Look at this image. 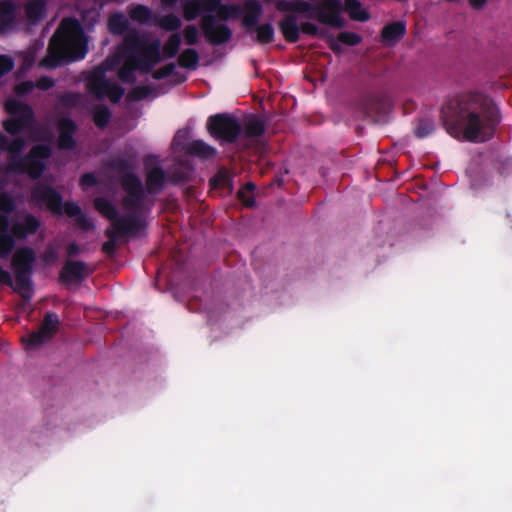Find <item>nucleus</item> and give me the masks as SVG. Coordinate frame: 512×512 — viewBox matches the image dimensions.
<instances>
[{"mask_svg": "<svg viewBox=\"0 0 512 512\" xmlns=\"http://www.w3.org/2000/svg\"><path fill=\"white\" fill-rule=\"evenodd\" d=\"M456 117L450 123V136L472 143L487 142L494 137L500 122L498 111L482 93L470 92L450 99V112Z\"/></svg>", "mask_w": 512, "mask_h": 512, "instance_id": "1", "label": "nucleus"}, {"mask_svg": "<svg viewBox=\"0 0 512 512\" xmlns=\"http://www.w3.org/2000/svg\"><path fill=\"white\" fill-rule=\"evenodd\" d=\"M71 128V123H65V128L63 129L59 138V144L61 147L68 148L72 145V138L70 135Z\"/></svg>", "mask_w": 512, "mask_h": 512, "instance_id": "27", "label": "nucleus"}, {"mask_svg": "<svg viewBox=\"0 0 512 512\" xmlns=\"http://www.w3.org/2000/svg\"><path fill=\"white\" fill-rule=\"evenodd\" d=\"M245 128L249 136H259L264 132L263 122L254 116L246 119Z\"/></svg>", "mask_w": 512, "mask_h": 512, "instance_id": "22", "label": "nucleus"}, {"mask_svg": "<svg viewBox=\"0 0 512 512\" xmlns=\"http://www.w3.org/2000/svg\"><path fill=\"white\" fill-rule=\"evenodd\" d=\"M101 71L97 72V76L91 80L90 85L93 91L101 97H108L112 101H117L123 94V90L116 85L109 83L100 77Z\"/></svg>", "mask_w": 512, "mask_h": 512, "instance_id": "10", "label": "nucleus"}, {"mask_svg": "<svg viewBox=\"0 0 512 512\" xmlns=\"http://www.w3.org/2000/svg\"><path fill=\"white\" fill-rule=\"evenodd\" d=\"M43 11H44V4L40 0L31 2L27 6V13L31 19L38 18L43 13Z\"/></svg>", "mask_w": 512, "mask_h": 512, "instance_id": "24", "label": "nucleus"}, {"mask_svg": "<svg viewBox=\"0 0 512 512\" xmlns=\"http://www.w3.org/2000/svg\"><path fill=\"white\" fill-rule=\"evenodd\" d=\"M208 130L215 138L232 141L240 132V125L230 115H216L209 119Z\"/></svg>", "mask_w": 512, "mask_h": 512, "instance_id": "5", "label": "nucleus"}, {"mask_svg": "<svg viewBox=\"0 0 512 512\" xmlns=\"http://www.w3.org/2000/svg\"><path fill=\"white\" fill-rule=\"evenodd\" d=\"M203 29L206 35L214 42L221 43L229 39L230 31L223 24L214 26L209 23L208 19H204Z\"/></svg>", "mask_w": 512, "mask_h": 512, "instance_id": "12", "label": "nucleus"}, {"mask_svg": "<svg viewBox=\"0 0 512 512\" xmlns=\"http://www.w3.org/2000/svg\"><path fill=\"white\" fill-rule=\"evenodd\" d=\"M125 188L133 195L138 196L140 193V186L138 181L134 177H128V179L125 182Z\"/></svg>", "mask_w": 512, "mask_h": 512, "instance_id": "32", "label": "nucleus"}, {"mask_svg": "<svg viewBox=\"0 0 512 512\" xmlns=\"http://www.w3.org/2000/svg\"><path fill=\"white\" fill-rule=\"evenodd\" d=\"M195 146L201 149L199 153H201L205 157H208L213 154V149L204 144L203 142L197 141L195 142Z\"/></svg>", "mask_w": 512, "mask_h": 512, "instance_id": "37", "label": "nucleus"}, {"mask_svg": "<svg viewBox=\"0 0 512 512\" xmlns=\"http://www.w3.org/2000/svg\"><path fill=\"white\" fill-rule=\"evenodd\" d=\"M108 121V114L105 111H100L95 115V122L98 126H103Z\"/></svg>", "mask_w": 512, "mask_h": 512, "instance_id": "38", "label": "nucleus"}, {"mask_svg": "<svg viewBox=\"0 0 512 512\" xmlns=\"http://www.w3.org/2000/svg\"><path fill=\"white\" fill-rule=\"evenodd\" d=\"M360 41H361V37L357 33L346 31V32H342L338 35L337 41L336 40L331 41V47L336 49L338 47V42H341L345 45L354 46V45L359 44Z\"/></svg>", "mask_w": 512, "mask_h": 512, "instance_id": "21", "label": "nucleus"}, {"mask_svg": "<svg viewBox=\"0 0 512 512\" xmlns=\"http://www.w3.org/2000/svg\"><path fill=\"white\" fill-rule=\"evenodd\" d=\"M34 260V255L30 250H19L13 259V266L16 272L21 273L27 271Z\"/></svg>", "mask_w": 512, "mask_h": 512, "instance_id": "16", "label": "nucleus"}, {"mask_svg": "<svg viewBox=\"0 0 512 512\" xmlns=\"http://www.w3.org/2000/svg\"><path fill=\"white\" fill-rule=\"evenodd\" d=\"M180 44V38L178 35H172L169 39L168 43L165 46V50L168 55H173L176 53Z\"/></svg>", "mask_w": 512, "mask_h": 512, "instance_id": "31", "label": "nucleus"}, {"mask_svg": "<svg viewBox=\"0 0 512 512\" xmlns=\"http://www.w3.org/2000/svg\"><path fill=\"white\" fill-rule=\"evenodd\" d=\"M58 323L59 321L56 315L47 314L39 332L32 333L27 339L23 338L26 348L34 349L48 341L56 333Z\"/></svg>", "mask_w": 512, "mask_h": 512, "instance_id": "8", "label": "nucleus"}, {"mask_svg": "<svg viewBox=\"0 0 512 512\" xmlns=\"http://www.w3.org/2000/svg\"><path fill=\"white\" fill-rule=\"evenodd\" d=\"M48 156V149L44 146H38L33 149L31 156L25 164V170L33 177L38 176L43 168V160Z\"/></svg>", "mask_w": 512, "mask_h": 512, "instance_id": "11", "label": "nucleus"}, {"mask_svg": "<svg viewBox=\"0 0 512 512\" xmlns=\"http://www.w3.org/2000/svg\"><path fill=\"white\" fill-rule=\"evenodd\" d=\"M126 25V19L122 15H115L109 20V28L114 33H120Z\"/></svg>", "mask_w": 512, "mask_h": 512, "instance_id": "26", "label": "nucleus"}, {"mask_svg": "<svg viewBox=\"0 0 512 512\" xmlns=\"http://www.w3.org/2000/svg\"><path fill=\"white\" fill-rule=\"evenodd\" d=\"M163 180V173L156 169L148 175V183L152 188H156L160 185Z\"/></svg>", "mask_w": 512, "mask_h": 512, "instance_id": "30", "label": "nucleus"}, {"mask_svg": "<svg viewBox=\"0 0 512 512\" xmlns=\"http://www.w3.org/2000/svg\"><path fill=\"white\" fill-rule=\"evenodd\" d=\"M301 30L309 35H320V31L315 24L312 23H304L301 26Z\"/></svg>", "mask_w": 512, "mask_h": 512, "instance_id": "36", "label": "nucleus"}, {"mask_svg": "<svg viewBox=\"0 0 512 512\" xmlns=\"http://www.w3.org/2000/svg\"><path fill=\"white\" fill-rule=\"evenodd\" d=\"M41 88L46 89L52 85V82L48 79H42L38 84Z\"/></svg>", "mask_w": 512, "mask_h": 512, "instance_id": "44", "label": "nucleus"}, {"mask_svg": "<svg viewBox=\"0 0 512 512\" xmlns=\"http://www.w3.org/2000/svg\"><path fill=\"white\" fill-rule=\"evenodd\" d=\"M197 62V56L193 51H187L181 56V63L186 67H193Z\"/></svg>", "mask_w": 512, "mask_h": 512, "instance_id": "33", "label": "nucleus"}, {"mask_svg": "<svg viewBox=\"0 0 512 512\" xmlns=\"http://www.w3.org/2000/svg\"><path fill=\"white\" fill-rule=\"evenodd\" d=\"M0 282L1 283H9L10 282L9 274L6 271L2 270L1 268H0Z\"/></svg>", "mask_w": 512, "mask_h": 512, "instance_id": "43", "label": "nucleus"}, {"mask_svg": "<svg viewBox=\"0 0 512 512\" xmlns=\"http://www.w3.org/2000/svg\"><path fill=\"white\" fill-rule=\"evenodd\" d=\"M344 9L350 18L355 21L364 22L370 17L367 10L357 0H346Z\"/></svg>", "mask_w": 512, "mask_h": 512, "instance_id": "14", "label": "nucleus"}, {"mask_svg": "<svg viewBox=\"0 0 512 512\" xmlns=\"http://www.w3.org/2000/svg\"><path fill=\"white\" fill-rule=\"evenodd\" d=\"M21 147V143L19 140H15L14 143L11 145L10 150L11 151H18Z\"/></svg>", "mask_w": 512, "mask_h": 512, "instance_id": "45", "label": "nucleus"}, {"mask_svg": "<svg viewBox=\"0 0 512 512\" xmlns=\"http://www.w3.org/2000/svg\"><path fill=\"white\" fill-rule=\"evenodd\" d=\"M65 212L67 214H69L70 216H76L79 214L80 212V209L77 205L75 204H72V203H67L65 205Z\"/></svg>", "mask_w": 512, "mask_h": 512, "instance_id": "41", "label": "nucleus"}, {"mask_svg": "<svg viewBox=\"0 0 512 512\" xmlns=\"http://www.w3.org/2000/svg\"><path fill=\"white\" fill-rule=\"evenodd\" d=\"M198 36L197 29L194 26H188L184 31V37L189 44L196 42Z\"/></svg>", "mask_w": 512, "mask_h": 512, "instance_id": "34", "label": "nucleus"}, {"mask_svg": "<svg viewBox=\"0 0 512 512\" xmlns=\"http://www.w3.org/2000/svg\"><path fill=\"white\" fill-rule=\"evenodd\" d=\"M278 9L281 11H295L335 28L343 27L345 24L342 16L343 4L341 0H319L314 2L301 0L290 5L280 2Z\"/></svg>", "mask_w": 512, "mask_h": 512, "instance_id": "4", "label": "nucleus"}, {"mask_svg": "<svg viewBox=\"0 0 512 512\" xmlns=\"http://www.w3.org/2000/svg\"><path fill=\"white\" fill-rule=\"evenodd\" d=\"M85 274V266L79 262L68 263L63 271L62 276L67 280L80 278Z\"/></svg>", "mask_w": 512, "mask_h": 512, "instance_id": "19", "label": "nucleus"}, {"mask_svg": "<svg viewBox=\"0 0 512 512\" xmlns=\"http://www.w3.org/2000/svg\"><path fill=\"white\" fill-rule=\"evenodd\" d=\"M33 89V84L31 82L21 83L16 87V92L18 94H23L29 92Z\"/></svg>", "mask_w": 512, "mask_h": 512, "instance_id": "40", "label": "nucleus"}, {"mask_svg": "<svg viewBox=\"0 0 512 512\" xmlns=\"http://www.w3.org/2000/svg\"><path fill=\"white\" fill-rule=\"evenodd\" d=\"M300 1H301V0H291L290 2H286V1H283V2H284V3H286L287 5H290V4H292V3L300 2ZM280 2H281V1H279V2L277 3V5H278Z\"/></svg>", "mask_w": 512, "mask_h": 512, "instance_id": "46", "label": "nucleus"}, {"mask_svg": "<svg viewBox=\"0 0 512 512\" xmlns=\"http://www.w3.org/2000/svg\"><path fill=\"white\" fill-rule=\"evenodd\" d=\"M95 183V178L93 175L91 174H87V175H84L82 178H81V186L86 189L92 185H94Z\"/></svg>", "mask_w": 512, "mask_h": 512, "instance_id": "39", "label": "nucleus"}, {"mask_svg": "<svg viewBox=\"0 0 512 512\" xmlns=\"http://www.w3.org/2000/svg\"><path fill=\"white\" fill-rule=\"evenodd\" d=\"M12 202L6 196L0 197V256H6L13 247V242L7 238L8 216L11 212Z\"/></svg>", "mask_w": 512, "mask_h": 512, "instance_id": "9", "label": "nucleus"}, {"mask_svg": "<svg viewBox=\"0 0 512 512\" xmlns=\"http://www.w3.org/2000/svg\"><path fill=\"white\" fill-rule=\"evenodd\" d=\"M131 17L137 21L143 22L149 18V11L143 6H138L131 10Z\"/></svg>", "mask_w": 512, "mask_h": 512, "instance_id": "29", "label": "nucleus"}, {"mask_svg": "<svg viewBox=\"0 0 512 512\" xmlns=\"http://www.w3.org/2000/svg\"><path fill=\"white\" fill-rule=\"evenodd\" d=\"M36 227L37 222L34 218L23 217L13 224L12 232L16 237L22 238L35 231Z\"/></svg>", "mask_w": 512, "mask_h": 512, "instance_id": "15", "label": "nucleus"}, {"mask_svg": "<svg viewBox=\"0 0 512 512\" xmlns=\"http://www.w3.org/2000/svg\"><path fill=\"white\" fill-rule=\"evenodd\" d=\"M281 30L290 41H296L299 36V29L294 18H287L281 24Z\"/></svg>", "mask_w": 512, "mask_h": 512, "instance_id": "20", "label": "nucleus"}, {"mask_svg": "<svg viewBox=\"0 0 512 512\" xmlns=\"http://www.w3.org/2000/svg\"><path fill=\"white\" fill-rule=\"evenodd\" d=\"M95 207L103 216L111 221V228L107 230V233L112 239L130 231L131 221L117 217L114 208L108 201L103 198H98L95 200Z\"/></svg>", "mask_w": 512, "mask_h": 512, "instance_id": "6", "label": "nucleus"}, {"mask_svg": "<svg viewBox=\"0 0 512 512\" xmlns=\"http://www.w3.org/2000/svg\"><path fill=\"white\" fill-rule=\"evenodd\" d=\"M167 4H172L174 0H163ZM184 5V15L188 20L194 19L201 11L202 5L197 0H181Z\"/></svg>", "mask_w": 512, "mask_h": 512, "instance_id": "17", "label": "nucleus"}, {"mask_svg": "<svg viewBox=\"0 0 512 512\" xmlns=\"http://www.w3.org/2000/svg\"><path fill=\"white\" fill-rule=\"evenodd\" d=\"M86 40L79 23L66 19L51 40L48 55L42 65L55 67L61 61H75L82 59L86 54Z\"/></svg>", "mask_w": 512, "mask_h": 512, "instance_id": "2", "label": "nucleus"}, {"mask_svg": "<svg viewBox=\"0 0 512 512\" xmlns=\"http://www.w3.org/2000/svg\"><path fill=\"white\" fill-rule=\"evenodd\" d=\"M417 133L420 135V136H424L425 134L421 133L420 130L417 131Z\"/></svg>", "mask_w": 512, "mask_h": 512, "instance_id": "47", "label": "nucleus"}, {"mask_svg": "<svg viewBox=\"0 0 512 512\" xmlns=\"http://www.w3.org/2000/svg\"><path fill=\"white\" fill-rule=\"evenodd\" d=\"M36 197L45 203L49 209L59 211L61 207L59 196L52 190H44L43 194L36 192Z\"/></svg>", "mask_w": 512, "mask_h": 512, "instance_id": "18", "label": "nucleus"}, {"mask_svg": "<svg viewBox=\"0 0 512 512\" xmlns=\"http://www.w3.org/2000/svg\"><path fill=\"white\" fill-rule=\"evenodd\" d=\"M160 43L155 41L149 45L144 42H137L133 46L123 47L112 58H109L104 64V70H109L116 64L123 62L119 77L123 81H130L132 73L136 70L148 71L150 67L159 60Z\"/></svg>", "mask_w": 512, "mask_h": 512, "instance_id": "3", "label": "nucleus"}, {"mask_svg": "<svg viewBox=\"0 0 512 512\" xmlns=\"http://www.w3.org/2000/svg\"><path fill=\"white\" fill-rule=\"evenodd\" d=\"M273 37V29L269 25H263L257 29V38L262 42H269Z\"/></svg>", "mask_w": 512, "mask_h": 512, "instance_id": "28", "label": "nucleus"}, {"mask_svg": "<svg viewBox=\"0 0 512 512\" xmlns=\"http://www.w3.org/2000/svg\"><path fill=\"white\" fill-rule=\"evenodd\" d=\"M160 26L166 30H175L179 28L181 22L180 19L174 15L163 17L160 22Z\"/></svg>", "mask_w": 512, "mask_h": 512, "instance_id": "25", "label": "nucleus"}, {"mask_svg": "<svg viewBox=\"0 0 512 512\" xmlns=\"http://www.w3.org/2000/svg\"><path fill=\"white\" fill-rule=\"evenodd\" d=\"M13 67V63L10 58L0 56V76L10 71Z\"/></svg>", "mask_w": 512, "mask_h": 512, "instance_id": "35", "label": "nucleus"}, {"mask_svg": "<svg viewBox=\"0 0 512 512\" xmlns=\"http://www.w3.org/2000/svg\"><path fill=\"white\" fill-rule=\"evenodd\" d=\"M254 185L249 183L238 192V198L246 206L254 204Z\"/></svg>", "mask_w": 512, "mask_h": 512, "instance_id": "23", "label": "nucleus"}, {"mask_svg": "<svg viewBox=\"0 0 512 512\" xmlns=\"http://www.w3.org/2000/svg\"><path fill=\"white\" fill-rule=\"evenodd\" d=\"M205 5L207 6L208 10L217 11L219 2H218V0H209L208 2L205 3Z\"/></svg>", "mask_w": 512, "mask_h": 512, "instance_id": "42", "label": "nucleus"}, {"mask_svg": "<svg viewBox=\"0 0 512 512\" xmlns=\"http://www.w3.org/2000/svg\"><path fill=\"white\" fill-rule=\"evenodd\" d=\"M5 108L10 119L5 122V129L11 134L19 132L31 118L32 112L29 107L14 99H9Z\"/></svg>", "mask_w": 512, "mask_h": 512, "instance_id": "7", "label": "nucleus"}, {"mask_svg": "<svg viewBox=\"0 0 512 512\" xmlns=\"http://www.w3.org/2000/svg\"><path fill=\"white\" fill-rule=\"evenodd\" d=\"M405 28L401 23H392L384 27L382 39L387 45H394L404 35Z\"/></svg>", "mask_w": 512, "mask_h": 512, "instance_id": "13", "label": "nucleus"}]
</instances>
